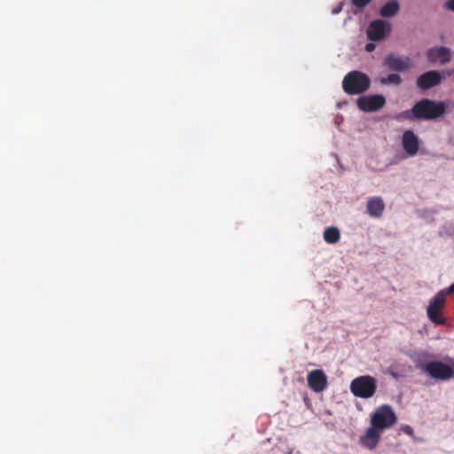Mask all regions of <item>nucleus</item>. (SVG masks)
Returning <instances> with one entry per match:
<instances>
[{"instance_id":"nucleus-1","label":"nucleus","mask_w":454,"mask_h":454,"mask_svg":"<svg viewBox=\"0 0 454 454\" xmlns=\"http://www.w3.org/2000/svg\"><path fill=\"white\" fill-rule=\"evenodd\" d=\"M371 86L370 77L358 70L348 72L342 80V89L348 95H361Z\"/></svg>"},{"instance_id":"nucleus-2","label":"nucleus","mask_w":454,"mask_h":454,"mask_svg":"<svg viewBox=\"0 0 454 454\" xmlns=\"http://www.w3.org/2000/svg\"><path fill=\"white\" fill-rule=\"evenodd\" d=\"M446 112L445 103L442 101L424 98L413 106L414 118L417 120H434L442 116Z\"/></svg>"},{"instance_id":"nucleus-3","label":"nucleus","mask_w":454,"mask_h":454,"mask_svg":"<svg viewBox=\"0 0 454 454\" xmlns=\"http://www.w3.org/2000/svg\"><path fill=\"white\" fill-rule=\"evenodd\" d=\"M376 389V380L370 375L356 377L350 383L351 393L355 396L364 399H368L373 396Z\"/></svg>"},{"instance_id":"nucleus-4","label":"nucleus","mask_w":454,"mask_h":454,"mask_svg":"<svg viewBox=\"0 0 454 454\" xmlns=\"http://www.w3.org/2000/svg\"><path fill=\"white\" fill-rule=\"evenodd\" d=\"M396 422V416L391 406L383 404L378 407L372 414L371 424L372 427L380 429H385L392 427Z\"/></svg>"},{"instance_id":"nucleus-5","label":"nucleus","mask_w":454,"mask_h":454,"mask_svg":"<svg viewBox=\"0 0 454 454\" xmlns=\"http://www.w3.org/2000/svg\"><path fill=\"white\" fill-rule=\"evenodd\" d=\"M445 295L439 291L430 301L427 309L428 318L435 325H445L446 319L442 315V309L445 303Z\"/></svg>"},{"instance_id":"nucleus-6","label":"nucleus","mask_w":454,"mask_h":454,"mask_svg":"<svg viewBox=\"0 0 454 454\" xmlns=\"http://www.w3.org/2000/svg\"><path fill=\"white\" fill-rule=\"evenodd\" d=\"M426 372L437 380H448L454 377L453 368L441 361H432L426 364Z\"/></svg>"},{"instance_id":"nucleus-7","label":"nucleus","mask_w":454,"mask_h":454,"mask_svg":"<svg viewBox=\"0 0 454 454\" xmlns=\"http://www.w3.org/2000/svg\"><path fill=\"white\" fill-rule=\"evenodd\" d=\"M356 104L362 112L372 113L379 111L386 105V98L380 94L361 96L356 98Z\"/></svg>"},{"instance_id":"nucleus-8","label":"nucleus","mask_w":454,"mask_h":454,"mask_svg":"<svg viewBox=\"0 0 454 454\" xmlns=\"http://www.w3.org/2000/svg\"><path fill=\"white\" fill-rule=\"evenodd\" d=\"M390 25L383 20H376L372 21L367 28L366 34L371 41H380L390 31Z\"/></svg>"},{"instance_id":"nucleus-9","label":"nucleus","mask_w":454,"mask_h":454,"mask_svg":"<svg viewBox=\"0 0 454 454\" xmlns=\"http://www.w3.org/2000/svg\"><path fill=\"white\" fill-rule=\"evenodd\" d=\"M384 64L391 71L403 72L411 67V59L409 57L398 56L394 53H390L385 57Z\"/></svg>"},{"instance_id":"nucleus-10","label":"nucleus","mask_w":454,"mask_h":454,"mask_svg":"<svg viewBox=\"0 0 454 454\" xmlns=\"http://www.w3.org/2000/svg\"><path fill=\"white\" fill-rule=\"evenodd\" d=\"M309 387L316 393L324 391L327 387V377L322 370H313L307 376Z\"/></svg>"},{"instance_id":"nucleus-11","label":"nucleus","mask_w":454,"mask_h":454,"mask_svg":"<svg viewBox=\"0 0 454 454\" xmlns=\"http://www.w3.org/2000/svg\"><path fill=\"white\" fill-rule=\"evenodd\" d=\"M441 81L442 75L438 71H427L418 78L417 86L421 90H428L438 85Z\"/></svg>"},{"instance_id":"nucleus-12","label":"nucleus","mask_w":454,"mask_h":454,"mask_svg":"<svg viewBox=\"0 0 454 454\" xmlns=\"http://www.w3.org/2000/svg\"><path fill=\"white\" fill-rule=\"evenodd\" d=\"M402 145L403 150L409 155H415L419 148V137L415 135L412 130H405L402 136Z\"/></svg>"},{"instance_id":"nucleus-13","label":"nucleus","mask_w":454,"mask_h":454,"mask_svg":"<svg viewBox=\"0 0 454 454\" xmlns=\"http://www.w3.org/2000/svg\"><path fill=\"white\" fill-rule=\"evenodd\" d=\"M385 210V203L381 197L374 196L370 197L366 203V212L368 215L374 218L382 216Z\"/></svg>"},{"instance_id":"nucleus-14","label":"nucleus","mask_w":454,"mask_h":454,"mask_svg":"<svg viewBox=\"0 0 454 454\" xmlns=\"http://www.w3.org/2000/svg\"><path fill=\"white\" fill-rule=\"evenodd\" d=\"M427 56L431 62L439 60L445 64L450 60V50L444 46L431 48L427 51Z\"/></svg>"},{"instance_id":"nucleus-15","label":"nucleus","mask_w":454,"mask_h":454,"mask_svg":"<svg viewBox=\"0 0 454 454\" xmlns=\"http://www.w3.org/2000/svg\"><path fill=\"white\" fill-rule=\"evenodd\" d=\"M380 428H376L372 426V427L368 428L366 434L360 438V442L364 447H367L370 450H373L380 438V434L379 433Z\"/></svg>"},{"instance_id":"nucleus-16","label":"nucleus","mask_w":454,"mask_h":454,"mask_svg":"<svg viewBox=\"0 0 454 454\" xmlns=\"http://www.w3.org/2000/svg\"><path fill=\"white\" fill-rule=\"evenodd\" d=\"M400 11V4L396 0H390L387 2L380 9V15L384 18H392L395 16Z\"/></svg>"},{"instance_id":"nucleus-17","label":"nucleus","mask_w":454,"mask_h":454,"mask_svg":"<svg viewBox=\"0 0 454 454\" xmlns=\"http://www.w3.org/2000/svg\"><path fill=\"white\" fill-rule=\"evenodd\" d=\"M324 239L328 244H336L340 239V232L337 227L330 226L324 231Z\"/></svg>"},{"instance_id":"nucleus-18","label":"nucleus","mask_w":454,"mask_h":454,"mask_svg":"<svg viewBox=\"0 0 454 454\" xmlns=\"http://www.w3.org/2000/svg\"><path fill=\"white\" fill-rule=\"evenodd\" d=\"M402 82H403V80L398 74H390L387 76L381 78V80H380V82L382 84L399 85Z\"/></svg>"},{"instance_id":"nucleus-19","label":"nucleus","mask_w":454,"mask_h":454,"mask_svg":"<svg viewBox=\"0 0 454 454\" xmlns=\"http://www.w3.org/2000/svg\"><path fill=\"white\" fill-rule=\"evenodd\" d=\"M395 119L397 120V121L413 120V119H415L414 118V114H413V107L411 110H406V111H403V112H401V113L397 114L395 116Z\"/></svg>"},{"instance_id":"nucleus-20","label":"nucleus","mask_w":454,"mask_h":454,"mask_svg":"<svg viewBox=\"0 0 454 454\" xmlns=\"http://www.w3.org/2000/svg\"><path fill=\"white\" fill-rule=\"evenodd\" d=\"M372 0H352V4L358 8L366 6Z\"/></svg>"},{"instance_id":"nucleus-21","label":"nucleus","mask_w":454,"mask_h":454,"mask_svg":"<svg viewBox=\"0 0 454 454\" xmlns=\"http://www.w3.org/2000/svg\"><path fill=\"white\" fill-rule=\"evenodd\" d=\"M441 292L446 296L448 294H454V283L446 289L441 290Z\"/></svg>"},{"instance_id":"nucleus-22","label":"nucleus","mask_w":454,"mask_h":454,"mask_svg":"<svg viewBox=\"0 0 454 454\" xmlns=\"http://www.w3.org/2000/svg\"><path fill=\"white\" fill-rule=\"evenodd\" d=\"M445 6L448 10L454 12V0H448Z\"/></svg>"},{"instance_id":"nucleus-23","label":"nucleus","mask_w":454,"mask_h":454,"mask_svg":"<svg viewBox=\"0 0 454 454\" xmlns=\"http://www.w3.org/2000/svg\"><path fill=\"white\" fill-rule=\"evenodd\" d=\"M374 49H375V44L372 43H369L365 45V51L368 52L374 51Z\"/></svg>"},{"instance_id":"nucleus-24","label":"nucleus","mask_w":454,"mask_h":454,"mask_svg":"<svg viewBox=\"0 0 454 454\" xmlns=\"http://www.w3.org/2000/svg\"><path fill=\"white\" fill-rule=\"evenodd\" d=\"M406 434H412V428L409 426H407L404 430H403Z\"/></svg>"},{"instance_id":"nucleus-25","label":"nucleus","mask_w":454,"mask_h":454,"mask_svg":"<svg viewBox=\"0 0 454 454\" xmlns=\"http://www.w3.org/2000/svg\"><path fill=\"white\" fill-rule=\"evenodd\" d=\"M340 11V8H336V10H334L333 12L334 13H338Z\"/></svg>"},{"instance_id":"nucleus-26","label":"nucleus","mask_w":454,"mask_h":454,"mask_svg":"<svg viewBox=\"0 0 454 454\" xmlns=\"http://www.w3.org/2000/svg\"><path fill=\"white\" fill-rule=\"evenodd\" d=\"M288 454H292V450H290V451L288 452Z\"/></svg>"}]
</instances>
